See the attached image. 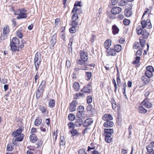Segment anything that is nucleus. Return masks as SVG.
I'll return each instance as SVG.
<instances>
[{"instance_id":"39448f33","label":"nucleus","mask_w":154,"mask_h":154,"mask_svg":"<svg viewBox=\"0 0 154 154\" xmlns=\"http://www.w3.org/2000/svg\"><path fill=\"white\" fill-rule=\"evenodd\" d=\"M146 69L145 74L150 77H152L153 75L152 73L154 72L153 67L151 66H149L146 67Z\"/></svg>"},{"instance_id":"b1692460","label":"nucleus","mask_w":154,"mask_h":154,"mask_svg":"<svg viewBox=\"0 0 154 154\" xmlns=\"http://www.w3.org/2000/svg\"><path fill=\"white\" fill-rule=\"evenodd\" d=\"M30 140L32 143H34L37 140V137L34 134H31L29 137Z\"/></svg>"},{"instance_id":"79ce46f5","label":"nucleus","mask_w":154,"mask_h":154,"mask_svg":"<svg viewBox=\"0 0 154 154\" xmlns=\"http://www.w3.org/2000/svg\"><path fill=\"white\" fill-rule=\"evenodd\" d=\"M112 135H105V139L106 142L110 143L112 139L111 137Z\"/></svg>"},{"instance_id":"de8ad7c7","label":"nucleus","mask_w":154,"mask_h":154,"mask_svg":"<svg viewBox=\"0 0 154 154\" xmlns=\"http://www.w3.org/2000/svg\"><path fill=\"white\" fill-rule=\"evenodd\" d=\"M39 129H40L41 131L43 132H45L46 131V129H47V128L45 126L43 125L42 124L40 125Z\"/></svg>"},{"instance_id":"bb28decb","label":"nucleus","mask_w":154,"mask_h":154,"mask_svg":"<svg viewBox=\"0 0 154 154\" xmlns=\"http://www.w3.org/2000/svg\"><path fill=\"white\" fill-rule=\"evenodd\" d=\"M10 46L11 47V50L12 52H15L16 51H19V49H18L17 45H13L11 44H10Z\"/></svg>"},{"instance_id":"a18cd8bd","label":"nucleus","mask_w":154,"mask_h":154,"mask_svg":"<svg viewBox=\"0 0 154 154\" xmlns=\"http://www.w3.org/2000/svg\"><path fill=\"white\" fill-rule=\"evenodd\" d=\"M146 148L147 152H151L153 150L152 145H148Z\"/></svg>"},{"instance_id":"052dcab7","label":"nucleus","mask_w":154,"mask_h":154,"mask_svg":"<svg viewBox=\"0 0 154 154\" xmlns=\"http://www.w3.org/2000/svg\"><path fill=\"white\" fill-rule=\"evenodd\" d=\"M69 132L72 135V136H73L75 135L78 133L77 130L75 129H73L72 131H70Z\"/></svg>"},{"instance_id":"e433bc0d","label":"nucleus","mask_w":154,"mask_h":154,"mask_svg":"<svg viewBox=\"0 0 154 154\" xmlns=\"http://www.w3.org/2000/svg\"><path fill=\"white\" fill-rule=\"evenodd\" d=\"M55 105V101L53 99H50L49 102V106L52 108Z\"/></svg>"},{"instance_id":"72a5a7b5","label":"nucleus","mask_w":154,"mask_h":154,"mask_svg":"<svg viewBox=\"0 0 154 154\" xmlns=\"http://www.w3.org/2000/svg\"><path fill=\"white\" fill-rule=\"evenodd\" d=\"M146 41L145 40V39L143 38H140V45L141 46V48H142L143 49V47L145 46L146 44Z\"/></svg>"},{"instance_id":"f704fd0d","label":"nucleus","mask_w":154,"mask_h":154,"mask_svg":"<svg viewBox=\"0 0 154 154\" xmlns=\"http://www.w3.org/2000/svg\"><path fill=\"white\" fill-rule=\"evenodd\" d=\"M42 119H39V117L36 118L35 121L34 125L35 126H37L40 125L42 122Z\"/></svg>"},{"instance_id":"2f4dec72","label":"nucleus","mask_w":154,"mask_h":154,"mask_svg":"<svg viewBox=\"0 0 154 154\" xmlns=\"http://www.w3.org/2000/svg\"><path fill=\"white\" fill-rule=\"evenodd\" d=\"M46 82L45 81H42L38 88L40 90H42L45 91V88Z\"/></svg>"},{"instance_id":"37998d69","label":"nucleus","mask_w":154,"mask_h":154,"mask_svg":"<svg viewBox=\"0 0 154 154\" xmlns=\"http://www.w3.org/2000/svg\"><path fill=\"white\" fill-rule=\"evenodd\" d=\"M79 18L78 14L74 13L72 15L71 17L72 20L76 21Z\"/></svg>"},{"instance_id":"864d4df0","label":"nucleus","mask_w":154,"mask_h":154,"mask_svg":"<svg viewBox=\"0 0 154 154\" xmlns=\"http://www.w3.org/2000/svg\"><path fill=\"white\" fill-rule=\"evenodd\" d=\"M92 101V97L91 95L88 96L87 97V101L88 103H91Z\"/></svg>"},{"instance_id":"8fccbe9b","label":"nucleus","mask_w":154,"mask_h":154,"mask_svg":"<svg viewBox=\"0 0 154 154\" xmlns=\"http://www.w3.org/2000/svg\"><path fill=\"white\" fill-rule=\"evenodd\" d=\"M118 15L116 16L118 20H122L124 18V16L122 14H118Z\"/></svg>"},{"instance_id":"e2e57ef3","label":"nucleus","mask_w":154,"mask_h":154,"mask_svg":"<svg viewBox=\"0 0 154 154\" xmlns=\"http://www.w3.org/2000/svg\"><path fill=\"white\" fill-rule=\"evenodd\" d=\"M117 117L118 121L117 123H121L122 121V118L121 115L119 113H118Z\"/></svg>"},{"instance_id":"69168bd1","label":"nucleus","mask_w":154,"mask_h":154,"mask_svg":"<svg viewBox=\"0 0 154 154\" xmlns=\"http://www.w3.org/2000/svg\"><path fill=\"white\" fill-rule=\"evenodd\" d=\"M78 25V23L76 21H72V27L76 28Z\"/></svg>"},{"instance_id":"bf43d9fd","label":"nucleus","mask_w":154,"mask_h":154,"mask_svg":"<svg viewBox=\"0 0 154 154\" xmlns=\"http://www.w3.org/2000/svg\"><path fill=\"white\" fill-rule=\"evenodd\" d=\"M122 50V46L120 45H116V52H120Z\"/></svg>"},{"instance_id":"774afa93","label":"nucleus","mask_w":154,"mask_h":154,"mask_svg":"<svg viewBox=\"0 0 154 154\" xmlns=\"http://www.w3.org/2000/svg\"><path fill=\"white\" fill-rule=\"evenodd\" d=\"M7 34H4L3 33V34H2L0 37L1 39L2 40H4L5 39L7 38Z\"/></svg>"},{"instance_id":"49530a36","label":"nucleus","mask_w":154,"mask_h":154,"mask_svg":"<svg viewBox=\"0 0 154 154\" xmlns=\"http://www.w3.org/2000/svg\"><path fill=\"white\" fill-rule=\"evenodd\" d=\"M143 50V48H140L136 52L135 55L137 56H139L140 57V56L141 55L142 53Z\"/></svg>"},{"instance_id":"c756f323","label":"nucleus","mask_w":154,"mask_h":154,"mask_svg":"<svg viewBox=\"0 0 154 154\" xmlns=\"http://www.w3.org/2000/svg\"><path fill=\"white\" fill-rule=\"evenodd\" d=\"M138 112L141 114H145L147 112V110L143 106H140L138 108Z\"/></svg>"},{"instance_id":"dca6fc26","label":"nucleus","mask_w":154,"mask_h":154,"mask_svg":"<svg viewBox=\"0 0 154 154\" xmlns=\"http://www.w3.org/2000/svg\"><path fill=\"white\" fill-rule=\"evenodd\" d=\"M10 44L18 46L20 44V41L17 37H14L11 40Z\"/></svg>"},{"instance_id":"f3484780","label":"nucleus","mask_w":154,"mask_h":154,"mask_svg":"<svg viewBox=\"0 0 154 154\" xmlns=\"http://www.w3.org/2000/svg\"><path fill=\"white\" fill-rule=\"evenodd\" d=\"M116 47V45L114 46V48H110V49H108V50L109 51V53L108 51H107V50H106V52L108 55L110 56H115L116 55V50L115 49V48Z\"/></svg>"},{"instance_id":"0eeeda50","label":"nucleus","mask_w":154,"mask_h":154,"mask_svg":"<svg viewBox=\"0 0 154 154\" xmlns=\"http://www.w3.org/2000/svg\"><path fill=\"white\" fill-rule=\"evenodd\" d=\"M151 78L145 75L142 76L141 78V80L143 84L144 85L149 84L151 81Z\"/></svg>"},{"instance_id":"c85d7f7f","label":"nucleus","mask_w":154,"mask_h":154,"mask_svg":"<svg viewBox=\"0 0 154 154\" xmlns=\"http://www.w3.org/2000/svg\"><path fill=\"white\" fill-rule=\"evenodd\" d=\"M71 12L80 14L82 13V11L81 9H79L77 7H74Z\"/></svg>"},{"instance_id":"58836bf2","label":"nucleus","mask_w":154,"mask_h":154,"mask_svg":"<svg viewBox=\"0 0 154 154\" xmlns=\"http://www.w3.org/2000/svg\"><path fill=\"white\" fill-rule=\"evenodd\" d=\"M85 78L87 80H89L91 79L92 75V73L90 72H86Z\"/></svg>"},{"instance_id":"ddd939ff","label":"nucleus","mask_w":154,"mask_h":154,"mask_svg":"<svg viewBox=\"0 0 154 154\" xmlns=\"http://www.w3.org/2000/svg\"><path fill=\"white\" fill-rule=\"evenodd\" d=\"M112 44L111 40L110 39L106 40L104 43V48L107 50V51H108L109 53L108 49L109 48V47L111 46Z\"/></svg>"},{"instance_id":"c9c22d12","label":"nucleus","mask_w":154,"mask_h":154,"mask_svg":"<svg viewBox=\"0 0 154 154\" xmlns=\"http://www.w3.org/2000/svg\"><path fill=\"white\" fill-rule=\"evenodd\" d=\"M80 86L79 83L77 82H75L73 84V87L75 90L76 91H78L80 88Z\"/></svg>"},{"instance_id":"5fc2aeb1","label":"nucleus","mask_w":154,"mask_h":154,"mask_svg":"<svg viewBox=\"0 0 154 154\" xmlns=\"http://www.w3.org/2000/svg\"><path fill=\"white\" fill-rule=\"evenodd\" d=\"M116 5V0H111V2L108 5V7L109 8H112V5Z\"/></svg>"},{"instance_id":"4d7b16f0","label":"nucleus","mask_w":154,"mask_h":154,"mask_svg":"<svg viewBox=\"0 0 154 154\" xmlns=\"http://www.w3.org/2000/svg\"><path fill=\"white\" fill-rule=\"evenodd\" d=\"M128 3L127 0H122L120 1V5L121 6H125Z\"/></svg>"},{"instance_id":"412c9836","label":"nucleus","mask_w":154,"mask_h":154,"mask_svg":"<svg viewBox=\"0 0 154 154\" xmlns=\"http://www.w3.org/2000/svg\"><path fill=\"white\" fill-rule=\"evenodd\" d=\"M144 29V28H143L141 25H138L136 28V32L137 34L138 35H141L143 32V29Z\"/></svg>"},{"instance_id":"f257e3e1","label":"nucleus","mask_w":154,"mask_h":154,"mask_svg":"<svg viewBox=\"0 0 154 154\" xmlns=\"http://www.w3.org/2000/svg\"><path fill=\"white\" fill-rule=\"evenodd\" d=\"M12 10L14 11V14L15 15H18L17 17V19H24L27 17L26 10L24 9H22L20 11L19 14H17L15 11L14 8L12 7Z\"/></svg>"},{"instance_id":"ea45409f","label":"nucleus","mask_w":154,"mask_h":154,"mask_svg":"<svg viewBox=\"0 0 154 154\" xmlns=\"http://www.w3.org/2000/svg\"><path fill=\"white\" fill-rule=\"evenodd\" d=\"M135 60L132 62V63L134 65L137 64L140 62V57L139 56H137L135 58Z\"/></svg>"},{"instance_id":"20e7f679","label":"nucleus","mask_w":154,"mask_h":154,"mask_svg":"<svg viewBox=\"0 0 154 154\" xmlns=\"http://www.w3.org/2000/svg\"><path fill=\"white\" fill-rule=\"evenodd\" d=\"M141 104L144 106L146 108H151L152 106L151 102L148 97H146L141 103Z\"/></svg>"},{"instance_id":"cd10ccee","label":"nucleus","mask_w":154,"mask_h":154,"mask_svg":"<svg viewBox=\"0 0 154 154\" xmlns=\"http://www.w3.org/2000/svg\"><path fill=\"white\" fill-rule=\"evenodd\" d=\"M24 135L23 134H21L20 135H19L18 137H16L14 141L16 143V141L20 142L22 141L24 137Z\"/></svg>"},{"instance_id":"338daca9","label":"nucleus","mask_w":154,"mask_h":154,"mask_svg":"<svg viewBox=\"0 0 154 154\" xmlns=\"http://www.w3.org/2000/svg\"><path fill=\"white\" fill-rule=\"evenodd\" d=\"M79 154H87L85 152V149H80L79 151Z\"/></svg>"},{"instance_id":"0e129e2a","label":"nucleus","mask_w":154,"mask_h":154,"mask_svg":"<svg viewBox=\"0 0 154 154\" xmlns=\"http://www.w3.org/2000/svg\"><path fill=\"white\" fill-rule=\"evenodd\" d=\"M122 8L118 7H116V14H119L121 12Z\"/></svg>"},{"instance_id":"a211bd4d","label":"nucleus","mask_w":154,"mask_h":154,"mask_svg":"<svg viewBox=\"0 0 154 154\" xmlns=\"http://www.w3.org/2000/svg\"><path fill=\"white\" fill-rule=\"evenodd\" d=\"M44 91L42 90H40L38 88L37 91L36 92V97L37 99H39L40 97L43 95Z\"/></svg>"},{"instance_id":"4468645a","label":"nucleus","mask_w":154,"mask_h":154,"mask_svg":"<svg viewBox=\"0 0 154 154\" xmlns=\"http://www.w3.org/2000/svg\"><path fill=\"white\" fill-rule=\"evenodd\" d=\"M80 58L87 61L88 59V54L86 52L84 51H81L80 54Z\"/></svg>"},{"instance_id":"9d476101","label":"nucleus","mask_w":154,"mask_h":154,"mask_svg":"<svg viewBox=\"0 0 154 154\" xmlns=\"http://www.w3.org/2000/svg\"><path fill=\"white\" fill-rule=\"evenodd\" d=\"M77 104V101L75 100L72 101L70 103L69 109L71 112H72L75 110Z\"/></svg>"},{"instance_id":"9b49d317","label":"nucleus","mask_w":154,"mask_h":154,"mask_svg":"<svg viewBox=\"0 0 154 154\" xmlns=\"http://www.w3.org/2000/svg\"><path fill=\"white\" fill-rule=\"evenodd\" d=\"M23 129L24 127H22L16 130V131H14L12 134V136L14 137H16L17 136L20 135V134H21V133L23 131Z\"/></svg>"},{"instance_id":"7c9ffc66","label":"nucleus","mask_w":154,"mask_h":154,"mask_svg":"<svg viewBox=\"0 0 154 154\" xmlns=\"http://www.w3.org/2000/svg\"><path fill=\"white\" fill-rule=\"evenodd\" d=\"M105 121L107 119L112 120L113 118L110 114H106L103 115L102 118Z\"/></svg>"},{"instance_id":"1a4fd4ad","label":"nucleus","mask_w":154,"mask_h":154,"mask_svg":"<svg viewBox=\"0 0 154 154\" xmlns=\"http://www.w3.org/2000/svg\"><path fill=\"white\" fill-rule=\"evenodd\" d=\"M93 122L92 118H88L85 120L83 123V126L85 127H88L92 125Z\"/></svg>"},{"instance_id":"f8f14e48","label":"nucleus","mask_w":154,"mask_h":154,"mask_svg":"<svg viewBox=\"0 0 154 154\" xmlns=\"http://www.w3.org/2000/svg\"><path fill=\"white\" fill-rule=\"evenodd\" d=\"M152 9V7H149V8H145L144 11L141 18L142 20L144 19L145 15L146 14H148V16H149L151 14V12Z\"/></svg>"},{"instance_id":"2eb2a0df","label":"nucleus","mask_w":154,"mask_h":154,"mask_svg":"<svg viewBox=\"0 0 154 154\" xmlns=\"http://www.w3.org/2000/svg\"><path fill=\"white\" fill-rule=\"evenodd\" d=\"M141 35L140 38L146 39L148 38L149 36L150 33L146 29H144Z\"/></svg>"},{"instance_id":"423d86ee","label":"nucleus","mask_w":154,"mask_h":154,"mask_svg":"<svg viewBox=\"0 0 154 154\" xmlns=\"http://www.w3.org/2000/svg\"><path fill=\"white\" fill-rule=\"evenodd\" d=\"M92 87L91 86V84L88 83L87 85H85L81 91L85 93L90 94L91 92Z\"/></svg>"},{"instance_id":"5701e85b","label":"nucleus","mask_w":154,"mask_h":154,"mask_svg":"<svg viewBox=\"0 0 154 154\" xmlns=\"http://www.w3.org/2000/svg\"><path fill=\"white\" fill-rule=\"evenodd\" d=\"M39 109L42 113H45L48 114V111L47 109V107L43 105H41L39 107Z\"/></svg>"},{"instance_id":"473e14b6","label":"nucleus","mask_w":154,"mask_h":154,"mask_svg":"<svg viewBox=\"0 0 154 154\" xmlns=\"http://www.w3.org/2000/svg\"><path fill=\"white\" fill-rule=\"evenodd\" d=\"M3 31L4 34H8L10 32L9 26L8 25L5 26L3 29Z\"/></svg>"},{"instance_id":"6e6552de","label":"nucleus","mask_w":154,"mask_h":154,"mask_svg":"<svg viewBox=\"0 0 154 154\" xmlns=\"http://www.w3.org/2000/svg\"><path fill=\"white\" fill-rule=\"evenodd\" d=\"M57 34L55 33L51 38L50 41V48H53L56 42Z\"/></svg>"},{"instance_id":"393cba45","label":"nucleus","mask_w":154,"mask_h":154,"mask_svg":"<svg viewBox=\"0 0 154 154\" xmlns=\"http://www.w3.org/2000/svg\"><path fill=\"white\" fill-rule=\"evenodd\" d=\"M104 135H112V134L113 133L112 129H104Z\"/></svg>"},{"instance_id":"c03bdc74","label":"nucleus","mask_w":154,"mask_h":154,"mask_svg":"<svg viewBox=\"0 0 154 154\" xmlns=\"http://www.w3.org/2000/svg\"><path fill=\"white\" fill-rule=\"evenodd\" d=\"M140 43L137 42H135L133 44V48L134 49H140Z\"/></svg>"},{"instance_id":"603ef678","label":"nucleus","mask_w":154,"mask_h":154,"mask_svg":"<svg viewBox=\"0 0 154 154\" xmlns=\"http://www.w3.org/2000/svg\"><path fill=\"white\" fill-rule=\"evenodd\" d=\"M84 107L82 105L79 106L77 108L78 112L82 113L84 112Z\"/></svg>"},{"instance_id":"7ed1b4c3","label":"nucleus","mask_w":154,"mask_h":154,"mask_svg":"<svg viewBox=\"0 0 154 154\" xmlns=\"http://www.w3.org/2000/svg\"><path fill=\"white\" fill-rule=\"evenodd\" d=\"M141 24L143 28H145L146 27L147 28L150 29L152 27L150 20L148 19L146 20H142L141 22Z\"/></svg>"},{"instance_id":"6e6d98bb","label":"nucleus","mask_w":154,"mask_h":154,"mask_svg":"<svg viewBox=\"0 0 154 154\" xmlns=\"http://www.w3.org/2000/svg\"><path fill=\"white\" fill-rule=\"evenodd\" d=\"M82 65V66H80V68L79 69H81V70H88L89 68L87 67L85 64H83Z\"/></svg>"},{"instance_id":"4c0bfd02","label":"nucleus","mask_w":154,"mask_h":154,"mask_svg":"<svg viewBox=\"0 0 154 154\" xmlns=\"http://www.w3.org/2000/svg\"><path fill=\"white\" fill-rule=\"evenodd\" d=\"M75 115L73 114H69L68 116V119L70 121H73L75 119Z\"/></svg>"},{"instance_id":"3c124183","label":"nucleus","mask_w":154,"mask_h":154,"mask_svg":"<svg viewBox=\"0 0 154 154\" xmlns=\"http://www.w3.org/2000/svg\"><path fill=\"white\" fill-rule=\"evenodd\" d=\"M16 35L18 38H20L23 37V35L20 30H19L17 32Z\"/></svg>"},{"instance_id":"a19ab883","label":"nucleus","mask_w":154,"mask_h":154,"mask_svg":"<svg viewBox=\"0 0 154 154\" xmlns=\"http://www.w3.org/2000/svg\"><path fill=\"white\" fill-rule=\"evenodd\" d=\"M86 61L85 60L80 59H77L76 60V63L77 64L82 65L84 64L86 62Z\"/></svg>"},{"instance_id":"6ab92c4d","label":"nucleus","mask_w":154,"mask_h":154,"mask_svg":"<svg viewBox=\"0 0 154 154\" xmlns=\"http://www.w3.org/2000/svg\"><path fill=\"white\" fill-rule=\"evenodd\" d=\"M76 121L74 124V126L77 127H79L83 124V121L82 118L75 119Z\"/></svg>"},{"instance_id":"a878e982","label":"nucleus","mask_w":154,"mask_h":154,"mask_svg":"<svg viewBox=\"0 0 154 154\" xmlns=\"http://www.w3.org/2000/svg\"><path fill=\"white\" fill-rule=\"evenodd\" d=\"M113 125V122L111 121L106 122L103 124V126L107 128L112 127Z\"/></svg>"},{"instance_id":"680f3d73","label":"nucleus","mask_w":154,"mask_h":154,"mask_svg":"<svg viewBox=\"0 0 154 154\" xmlns=\"http://www.w3.org/2000/svg\"><path fill=\"white\" fill-rule=\"evenodd\" d=\"M68 126L69 128L70 129H71L72 128V129H74V124L73 122H69L68 123Z\"/></svg>"},{"instance_id":"4be33fe9","label":"nucleus","mask_w":154,"mask_h":154,"mask_svg":"<svg viewBox=\"0 0 154 154\" xmlns=\"http://www.w3.org/2000/svg\"><path fill=\"white\" fill-rule=\"evenodd\" d=\"M41 57L40 53L37 52L35 55L34 58V63L36 64V63L38 61H41Z\"/></svg>"},{"instance_id":"aec40b11","label":"nucleus","mask_w":154,"mask_h":154,"mask_svg":"<svg viewBox=\"0 0 154 154\" xmlns=\"http://www.w3.org/2000/svg\"><path fill=\"white\" fill-rule=\"evenodd\" d=\"M87 112L91 115H93L94 114V109L93 108V106L91 104H89L87 107Z\"/></svg>"},{"instance_id":"09e8293b","label":"nucleus","mask_w":154,"mask_h":154,"mask_svg":"<svg viewBox=\"0 0 154 154\" xmlns=\"http://www.w3.org/2000/svg\"><path fill=\"white\" fill-rule=\"evenodd\" d=\"M131 21L130 20L125 19L123 20V23L125 25L127 26L130 23Z\"/></svg>"},{"instance_id":"f03ea898","label":"nucleus","mask_w":154,"mask_h":154,"mask_svg":"<svg viewBox=\"0 0 154 154\" xmlns=\"http://www.w3.org/2000/svg\"><path fill=\"white\" fill-rule=\"evenodd\" d=\"M133 6V5L132 3H129L125 9L124 15L126 17H130L132 15L133 12L132 10Z\"/></svg>"},{"instance_id":"13d9d810","label":"nucleus","mask_w":154,"mask_h":154,"mask_svg":"<svg viewBox=\"0 0 154 154\" xmlns=\"http://www.w3.org/2000/svg\"><path fill=\"white\" fill-rule=\"evenodd\" d=\"M75 27L72 26L69 29V31L71 33H74L76 31Z\"/></svg>"}]
</instances>
